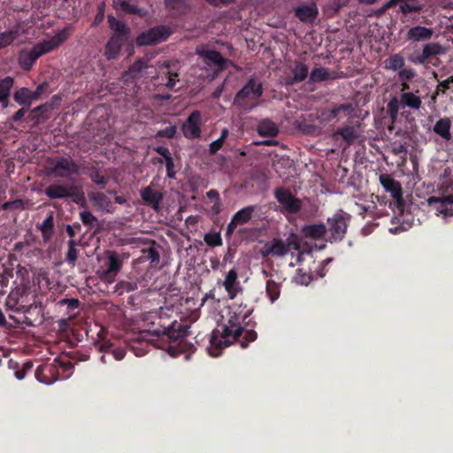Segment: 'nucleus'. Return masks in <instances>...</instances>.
<instances>
[{"instance_id":"nucleus-1","label":"nucleus","mask_w":453,"mask_h":453,"mask_svg":"<svg viewBox=\"0 0 453 453\" xmlns=\"http://www.w3.org/2000/svg\"><path fill=\"white\" fill-rule=\"evenodd\" d=\"M144 322L142 339L157 348L166 349L171 356L187 354L188 358L196 350L195 346L186 340L189 334L188 325L176 319L171 320L163 311L148 316Z\"/></svg>"},{"instance_id":"nucleus-2","label":"nucleus","mask_w":453,"mask_h":453,"mask_svg":"<svg viewBox=\"0 0 453 453\" xmlns=\"http://www.w3.org/2000/svg\"><path fill=\"white\" fill-rule=\"evenodd\" d=\"M257 337L256 331L244 330L237 318H231L227 324L215 328L210 337L209 353L218 357L221 350L234 342L240 341L242 348H247Z\"/></svg>"},{"instance_id":"nucleus-3","label":"nucleus","mask_w":453,"mask_h":453,"mask_svg":"<svg viewBox=\"0 0 453 453\" xmlns=\"http://www.w3.org/2000/svg\"><path fill=\"white\" fill-rule=\"evenodd\" d=\"M109 27L113 31L104 47L107 60L116 59L124 44L129 40L131 29L127 25L112 15H108Z\"/></svg>"},{"instance_id":"nucleus-4","label":"nucleus","mask_w":453,"mask_h":453,"mask_svg":"<svg viewBox=\"0 0 453 453\" xmlns=\"http://www.w3.org/2000/svg\"><path fill=\"white\" fill-rule=\"evenodd\" d=\"M263 85L255 78H250L247 83L236 93L234 104L244 111H251L257 106L256 101L262 96Z\"/></svg>"},{"instance_id":"nucleus-5","label":"nucleus","mask_w":453,"mask_h":453,"mask_svg":"<svg viewBox=\"0 0 453 453\" xmlns=\"http://www.w3.org/2000/svg\"><path fill=\"white\" fill-rule=\"evenodd\" d=\"M350 215L342 210H338L326 221V241L330 243L342 242L347 233Z\"/></svg>"},{"instance_id":"nucleus-6","label":"nucleus","mask_w":453,"mask_h":453,"mask_svg":"<svg viewBox=\"0 0 453 453\" xmlns=\"http://www.w3.org/2000/svg\"><path fill=\"white\" fill-rule=\"evenodd\" d=\"M422 100L419 96L413 92H403L400 97L393 96L388 103L387 109L392 123L398 118L400 108H410L418 110L421 107Z\"/></svg>"},{"instance_id":"nucleus-7","label":"nucleus","mask_w":453,"mask_h":453,"mask_svg":"<svg viewBox=\"0 0 453 453\" xmlns=\"http://www.w3.org/2000/svg\"><path fill=\"white\" fill-rule=\"evenodd\" d=\"M447 48L438 42H428L423 45L422 51L418 56H410L409 61L414 65H421L427 68L429 65L438 66L441 61L437 56L444 55Z\"/></svg>"},{"instance_id":"nucleus-8","label":"nucleus","mask_w":453,"mask_h":453,"mask_svg":"<svg viewBox=\"0 0 453 453\" xmlns=\"http://www.w3.org/2000/svg\"><path fill=\"white\" fill-rule=\"evenodd\" d=\"M48 173L55 177L69 179L80 174V166L71 157H59L48 159Z\"/></svg>"},{"instance_id":"nucleus-9","label":"nucleus","mask_w":453,"mask_h":453,"mask_svg":"<svg viewBox=\"0 0 453 453\" xmlns=\"http://www.w3.org/2000/svg\"><path fill=\"white\" fill-rule=\"evenodd\" d=\"M354 106L351 103L334 104L328 108L322 109L319 113V119L321 124H327L332 121H338L340 115L349 117L354 112Z\"/></svg>"},{"instance_id":"nucleus-10","label":"nucleus","mask_w":453,"mask_h":453,"mask_svg":"<svg viewBox=\"0 0 453 453\" xmlns=\"http://www.w3.org/2000/svg\"><path fill=\"white\" fill-rule=\"evenodd\" d=\"M72 33V26L65 27L62 30L58 31L50 40H44L36 43L33 48L40 58L44 54L51 52L57 49L60 44L65 42Z\"/></svg>"},{"instance_id":"nucleus-11","label":"nucleus","mask_w":453,"mask_h":453,"mask_svg":"<svg viewBox=\"0 0 453 453\" xmlns=\"http://www.w3.org/2000/svg\"><path fill=\"white\" fill-rule=\"evenodd\" d=\"M380 185L386 192L389 193L397 209L403 211L405 202L403 196V188L399 181L395 180L390 174L382 173L379 177Z\"/></svg>"},{"instance_id":"nucleus-12","label":"nucleus","mask_w":453,"mask_h":453,"mask_svg":"<svg viewBox=\"0 0 453 453\" xmlns=\"http://www.w3.org/2000/svg\"><path fill=\"white\" fill-rule=\"evenodd\" d=\"M274 196L277 201L288 213H297L302 208L301 200L295 197L288 189L278 188L274 191Z\"/></svg>"},{"instance_id":"nucleus-13","label":"nucleus","mask_w":453,"mask_h":453,"mask_svg":"<svg viewBox=\"0 0 453 453\" xmlns=\"http://www.w3.org/2000/svg\"><path fill=\"white\" fill-rule=\"evenodd\" d=\"M44 194L50 199H64L81 196L78 188L74 185L53 183L47 187Z\"/></svg>"},{"instance_id":"nucleus-14","label":"nucleus","mask_w":453,"mask_h":453,"mask_svg":"<svg viewBox=\"0 0 453 453\" xmlns=\"http://www.w3.org/2000/svg\"><path fill=\"white\" fill-rule=\"evenodd\" d=\"M98 350L103 353L100 359L102 363L108 364L114 360H122L126 350L122 347H116L112 342L107 341L98 343Z\"/></svg>"},{"instance_id":"nucleus-15","label":"nucleus","mask_w":453,"mask_h":453,"mask_svg":"<svg viewBox=\"0 0 453 453\" xmlns=\"http://www.w3.org/2000/svg\"><path fill=\"white\" fill-rule=\"evenodd\" d=\"M122 265L123 260L116 252H109L106 269L102 271L100 278L104 281L112 282L117 273L120 271Z\"/></svg>"},{"instance_id":"nucleus-16","label":"nucleus","mask_w":453,"mask_h":453,"mask_svg":"<svg viewBox=\"0 0 453 453\" xmlns=\"http://www.w3.org/2000/svg\"><path fill=\"white\" fill-rule=\"evenodd\" d=\"M288 251L289 244L280 238H273L271 242H267L260 250L263 257L269 256L283 257L287 255Z\"/></svg>"},{"instance_id":"nucleus-17","label":"nucleus","mask_w":453,"mask_h":453,"mask_svg":"<svg viewBox=\"0 0 453 453\" xmlns=\"http://www.w3.org/2000/svg\"><path fill=\"white\" fill-rule=\"evenodd\" d=\"M201 113L199 111H194L188 117L182 125V132L186 138L196 139L200 137L201 134Z\"/></svg>"},{"instance_id":"nucleus-18","label":"nucleus","mask_w":453,"mask_h":453,"mask_svg":"<svg viewBox=\"0 0 453 453\" xmlns=\"http://www.w3.org/2000/svg\"><path fill=\"white\" fill-rule=\"evenodd\" d=\"M35 377L40 382L50 385L58 380V370L53 364H43L37 367Z\"/></svg>"},{"instance_id":"nucleus-19","label":"nucleus","mask_w":453,"mask_h":453,"mask_svg":"<svg viewBox=\"0 0 453 453\" xmlns=\"http://www.w3.org/2000/svg\"><path fill=\"white\" fill-rule=\"evenodd\" d=\"M229 299H234L236 296L242 291V287L238 280V273L235 269H231L225 277L222 283Z\"/></svg>"},{"instance_id":"nucleus-20","label":"nucleus","mask_w":453,"mask_h":453,"mask_svg":"<svg viewBox=\"0 0 453 453\" xmlns=\"http://www.w3.org/2000/svg\"><path fill=\"white\" fill-rule=\"evenodd\" d=\"M141 197L147 205L157 211L164 196L162 192L153 189L151 186H147L141 190Z\"/></svg>"},{"instance_id":"nucleus-21","label":"nucleus","mask_w":453,"mask_h":453,"mask_svg":"<svg viewBox=\"0 0 453 453\" xmlns=\"http://www.w3.org/2000/svg\"><path fill=\"white\" fill-rule=\"evenodd\" d=\"M199 54L204 58L206 65H213L217 67L218 71H221L226 68V65L230 62L229 60L224 58L219 51L214 50H203Z\"/></svg>"},{"instance_id":"nucleus-22","label":"nucleus","mask_w":453,"mask_h":453,"mask_svg":"<svg viewBox=\"0 0 453 453\" xmlns=\"http://www.w3.org/2000/svg\"><path fill=\"white\" fill-rule=\"evenodd\" d=\"M338 137H342L348 145H351L359 137L358 126L343 125L333 134L334 140Z\"/></svg>"},{"instance_id":"nucleus-23","label":"nucleus","mask_w":453,"mask_h":453,"mask_svg":"<svg viewBox=\"0 0 453 453\" xmlns=\"http://www.w3.org/2000/svg\"><path fill=\"white\" fill-rule=\"evenodd\" d=\"M319 14L316 4L312 3L309 5H301L296 8V17L303 22L313 23Z\"/></svg>"},{"instance_id":"nucleus-24","label":"nucleus","mask_w":453,"mask_h":453,"mask_svg":"<svg viewBox=\"0 0 453 453\" xmlns=\"http://www.w3.org/2000/svg\"><path fill=\"white\" fill-rule=\"evenodd\" d=\"M291 73L292 76L286 80V85L288 86L303 81L308 77L309 68L305 64L296 61L294 67L291 69Z\"/></svg>"},{"instance_id":"nucleus-25","label":"nucleus","mask_w":453,"mask_h":453,"mask_svg":"<svg viewBox=\"0 0 453 453\" xmlns=\"http://www.w3.org/2000/svg\"><path fill=\"white\" fill-rule=\"evenodd\" d=\"M434 35V30L432 28L416 26L411 27L407 32V38L412 42H426L429 41Z\"/></svg>"},{"instance_id":"nucleus-26","label":"nucleus","mask_w":453,"mask_h":453,"mask_svg":"<svg viewBox=\"0 0 453 453\" xmlns=\"http://www.w3.org/2000/svg\"><path fill=\"white\" fill-rule=\"evenodd\" d=\"M166 8L172 12L174 17H180L188 14L191 10L188 0H165Z\"/></svg>"},{"instance_id":"nucleus-27","label":"nucleus","mask_w":453,"mask_h":453,"mask_svg":"<svg viewBox=\"0 0 453 453\" xmlns=\"http://www.w3.org/2000/svg\"><path fill=\"white\" fill-rule=\"evenodd\" d=\"M303 234L307 238L320 240L326 237V226L324 223L306 225L302 228Z\"/></svg>"},{"instance_id":"nucleus-28","label":"nucleus","mask_w":453,"mask_h":453,"mask_svg":"<svg viewBox=\"0 0 453 453\" xmlns=\"http://www.w3.org/2000/svg\"><path fill=\"white\" fill-rule=\"evenodd\" d=\"M57 304L59 308L65 307L68 319L75 318L81 311V302L77 298H63Z\"/></svg>"},{"instance_id":"nucleus-29","label":"nucleus","mask_w":453,"mask_h":453,"mask_svg":"<svg viewBox=\"0 0 453 453\" xmlns=\"http://www.w3.org/2000/svg\"><path fill=\"white\" fill-rule=\"evenodd\" d=\"M148 67L146 61L143 59L135 60L133 65L129 66L127 71L123 73V79L126 81L137 80L142 77V72Z\"/></svg>"},{"instance_id":"nucleus-30","label":"nucleus","mask_w":453,"mask_h":453,"mask_svg":"<svg viewBox=\"0 0 453 453\" xmlns=\"http://www.w3.org/2000/svg\"><path fill=\"white\" fill-rule=\"evenodd\" d=\"M13 84L14 79L11 76L0 79V104L4 109L7 108L9 105V97L11 96Z\"/></svg>"},{"instance_id":"nucleus-31","label":"nucleus","mask_w":453,"mask_h":453,"mask_svg":"<svg viewBox=\"0 0 453 453\" xmlns=\"http://www.w3.org/2000/svg\"><path fill=\"white\" fill-rule=\"evenodd\" d=\"M38 229L42 233L43 242H49L54 234V216L53 212H50L44 220L37 225Z\"/></svg>"},{"instance_id":"nucleus-32","label":"nucleus","mask_w":453,"mask_h":453,"mask_svg":"<svg viewBox=\"0 0 453 453\" xmlns=\"http://www.w3.org/2000/svg\"><path fill=\"white\" fill-rule=\"evenodd\" d=\"M154 150L158 155L163 157L165 161L166 176L170 179L175 178L174 161L169 149L165 146H157Z\"/></svg>"},{"instance_id":"nucleus-33","label":"nucleus","mask_w":453,"mask_h":453,"mask_svg":"<svg viewBox=\"0 0 453 453\" xmlns=\"http://www.w3.org/2000/svg\"><path fill=\"white\" fill-rule=\"evenodd\" d=\"M39 58L34 48L29 50H21L19 55V64L25 71H29Z\"/></svg>"},{"instance_id":"nucleus-34","label":"nucleus","mask_w":453,"mask_h":453,"mask_svg":"<svg viewBox=\"0 0 453 453\" xmlns=\"http://www.w3.org/2000/svg\"><path fill=\"white\" fill-rule=\"evenodd\" d=\"M451 121L449 118L440 119L434 126V132L441 138L449 141L451 139L450 134Z\"/></svg>"},{"instance_id":"nucleus-35","label":"nucleus","mask_w":453,"mask_h":453,"mask_svg":"<svg viewBox=\"0 0 453 453\" xmlns=\"http://www.w3.org/2000/svg\"><path fill=\"white\" fill-rule=\"evenodd\" d=\"M257 134L263 137H274L279 134V128L272 120L264 119L257 126Z\"/></svg>"},{"instance_id":"nucleus-36","label":"nucleus","mask_w":453,"mask_h":453,"mask_svg":"<svg viewBox=\"0 0 453 453\" xmlns=\"http://www.w3.org/2000/svg\"><path fill=\"white\" fill-rule=\"evenodd\" d=\"M160 256L155 247H149L142 250L141 256L137 258L138 263H144L149 261L151 265H156L159 263Z\"/></svg>"},{"instance_id":"nucleus-37","label":"nucleus","mask_w":453,"mask_h":453,"mask_svg":"<svg viewBox=\"0 0 453 453\" xmlns=\"http://www.w3.org/2000/svg\"><path fill=\"white\" fill-rule=\"evenodd\" d=\"M13 99L19 105L29 107L34 102L32 90L25 87L20 88L14 93Z\"/></svg>"},{"instance_id":"nucleus-38","label":"nucleus","mask_w":453,"mask_h":453,"mask_svg":"<svg viewBox=\"0 0 453 453\" xmlns=\"http://www.w3.org/2000/svg\"><path fill=\"white\" fill-rule=\"evenodd\" d=\"M151 32L155 44L165 42L172 35L171 28L165 25L151 27Z\"/></svg>"},{"instance_id":"nucleus-39","label":"nucleus","mask_w":453,"mask_h":453,"mask_svg":"<svg viewBox=\"0 0 453 453\" xmlns=\"http://www.w3.org/2000/svg\"><path fill=\"white\" fill-rule=\"evenodd\" d=\"M89 198L100 209L106 210L109 211L110 208L112 207V203L111 199L104 193H92L89 195Z\"/></svg>"},{"instance_id":"nucleus-40","label":"nucleus","mask_w":453,"mask_h":453,"mask_svg":"<svg viewBox=\"0 0 453 453\" xmlns=\"http://www.w3.org/2000/svg\"><path fill=\"white\" fill-rule=\"evenodd\" d=\"M256 206L250 205L247 206L240 211H238L234 216V221L237 222L238 225H243L247 222H249L253 213L255 212Z\"/></svg>"},{"instance_id":"nucleus-41","label":"nucleus","mask_w":453,"mask_h":453,"mask_svg":"<svg viewBox=\"0 0 453 453\" xmlns=\"http://www.w3.org/2000/svg\"><path fill=\"white\" fill-rule=\"evenodd\" d=\"M424 5L418 0H406L399 6V12L407 15L409 13H419L423 10Z\"/></svg>"},{"instance_id":"nucleus-42","label":"nucleus","mask_w":453,"mask_h":453,"mask_svg":"<svg viewBox=\"0 0 453 453\" xmlns=\"http://www.w3.org/2000/svg\"><path fill=\"white\" fill-rule=\"evenodd\" d=\"M404 65V58L397 53L390 55L384 62V67L392 71H399Z\"/></svg>"},{"instance_id":"nucleus-43","label":"nucleus","mask_w":453,"mask_h":453,"mask_svg":"<svg viewBox=\"0 0 453 453\" xmlns=\"http://www.w3.org/2000/svg\"><path fill=\"white\" fill-rule=\"evenodd\" d=\"M80 241H76L74 239H70L67 242L68 250L65 256V260L69 265L74 266L76 265V261L78 258L79 250L77 246H79Z\"/></svg>"},{"instance_id":"nucleus-44","label":"nucleus","mask_w":453,"mask_h":453,"mask_svg":"<svg viewBox=\"0 0 453 453\" xmlns=\"http://www.w3.org/2000/svg\"><path fill=\"white\" fill-rule=\"evenodd\" d=\"M265 290L271 303H274L280 297V286L273 280H267Z\"/></svg>"},{"instance_id":"nucleus-45","label":"nucleus","mask_w":453,"mask_h":453,"mask_svg":"<svg viewBox=\"0 0 453 453\" xmlns=\"http://www.w3.org/2000/svg\"><path fill=\"white\" fill-rule=\"evenodd\" d=\"M330 79L328 69L326 67H316L310 74V81L312 82H320Z\"/></svg>"},{"instance_id":"nucleus-46","label":"nucleus","mask_w":453,"mask_h":453,"mask_svg":"<svg viewBox=\"0 0 453 453\" xmlns=\"http://www.w3.org/2000/svg\"><path fill=\"white\" fill-rule=\"evenodd\" d=\"M27 202L23 199H15L8 201L0 205V210L3 211H22L26 209Z\"/></svg>"},{"instance_id":"nucleus-47","label":"nucleus","mask_w":453,"mask_h":453,"mask_svg":"<svg viewBox=\"0 0 453 453\" xmlns=\"http://www.w3.org/2000/svg\"><path fill=\"white\" fill-rule=\"evenodd\" d=\"M88 177L90 180L101 188H104V186L108 183V178L102 175L96 166H91L88 168Z\"/></svg>"},{"instance_id":"nucleus-48","label":"nucleus","mask_w":453,"mask_h":453,"mask_svg":"<svg viewBox=\"0 0 453 453\" xmlns=\"http://www.w3.org/2000/svg\"><path fill=\"white\" fill-rule=\"evenodd\" d=\"M137 46H148L154 45L155 42L153 39L151 28L149 30L141 33L136 38Z\"/></svg>"},{"instance_id":"nucleus-49","label":"nucleus","mask_w":453,"mask_h":453,"mask_svg":"<svg viewBox=\"0 0 453 453\" xmlns=\"http://www.w3.org/2000/svg\"><path fill=\"white\" fill-rule=\"evenodd\" d=\"M80 218L81 222L89 228L95 227L98 223L97 218L94 216L89 211H81L80 213Z\"/></svg>"},{"instance_id":"nucleus-50","label":"nucleus","mask_w":453,"mask_h":453,"mask_svg":"<svg viewBox=\"0 0 453 453\" xmlns=\"http://www.w3.org/2000/svg\"><path fill=\"white\" fill-rule=\"evenodd\" d=\"M203 240L211 247H218L223 244L220 233H207L204 234Z\"/></svg>"},{"instance_id":"nucleus-51","label":"nucleus","mask_w":453,"mask_h":453,"mask_svg":"<svg viewBox=\"0 0 453 453\" xmlns=\"http://www.w3.org/2000/svg\"><path fill=\"white\" fill-rule=\"evenodd\" d=\"M17 36V32L9 30L0 34V49H3L10 44L15 40Z\"/></svg>"},{"instance_id":"nucleus-52","label":"nucleus","mask_w":453,"mask_h":453,"mask_svg":"<svg viewBox=\"0 0 453 453\" xmlns=\"http://www.w3.org/2000/svg\"><path fill=\"white\" fill-rule=\"evenodd\" d=\"M428 203L429 205H433L434 203H439V210L441 212L444 211V208L447 206L448 203H453V196H448L446 198H440L436 196H431L428 198Z\"/></svg>"},{"instance_id":"nucleus-53","label":"nucleus","mask_w":453,"mask_h":453,"mask_svg":"<svg viewBox=\"0 0 453 453\" xmlns=\"http://www.w3.org/2000/svg\"><path fill=\"white\" fill-rule=\"evenodd\" d=\"M312 276L303 269H298L296 275V281L302 285H308L312 280Z\"/></svg>"},{"instance_id":"nucleus-54","label":"nucleus","mask_w":453,"mask_h":453,"mask_svg":"<svg viewBox=\"0 0 453 453\" xmlns=\"http://www.w3.org/2000/svg\"><path fill=\"white\" fill-rule=\"evenodd\" d=\"M105 6L104 2H101L97 4V12L92 23L93 27H97L103 22L104 19Z\"/></svg>"},{"instance_id":"nucleus-55","label":"nucleus","mask_w":453,"mask_h":453,"mask_svg":"<svg viewBox=\"0 0 453 453\" xmlns=\"http://www.w3.org/2000/svg\"><path fill=\"white\" fill-rule=\"evenodd\" d=\"M415 72L411 68H404V66L398 71V78L401 81H410L415 77Z\"/></svg>"},{"instance_id":"nucleus-56","label":"nucleus","mask_w":453,"mask_h":453,"mask_svg":"<svg viewBox=\"0 0 453 453\" xmlns=\"http://www.w3.org/2000/svg\"><path fill=\"white\" fill-rule=\"evenodd\" d=\"M177 132L175 126H169L164 129L157 131V137L173 138Z\"/></svg>"},{"instance_id":"nucleus-57","label":"nucleus","mask_w":453,"mask_h":453,"mask_svg":"<svg viewBox=\"0 0 453 453\" xmlns=\"http://www.w3.org/2000/svg\"><path fill=\"white\" fill-rule=\"evenodd\" d=\"M119 7L127 13L140 14V9L136 5L130 4L127 1H120Z\"/></svg>"},{"instance_id":"nucleus-58","label":"nucleus","mask_w":453,"mask_h":453,"mask_svg":"<svg viewBox=\"0 0 453 453\" xmlns=\"http://www.w3.org/2000/svg\"><path fill=\"white\" fill-rule=\"evenodd\" d=\"M46 110L45 105H39L35 107L27 116V120L35 121L36 124L41 123L40 117H38V111L41 110Z\"/></svg>"},{"instance_id":"nucleus-59","label":"nucleus","mask_w":453,"mask_h":453,"mask_svg":"<svg viewBox=\"0 0 453 453\" xmlns=\"http://www.w3.org/2000/svg\"><path fill=\"white\" fill-rule=\"evenodd\" d=\"M48 87L49 84L47 82H42L39 84L35 90L32 91V97L34 101L38 100L41 97V96L45 92Z\"/></svg>"},{"instance_id":"nucleus-60","label":"nucleus","mask_w":453,"mask_h":453,"mask_svg":"<svg viewBox=\"0 0 453 453\" xmlns=\"http://www.w3.org/2000/svg\"><path fill=\"white\" fill-rule=\"evenodd\" d=\"M42 105L46 106V110H41L38 111V117H40L41 122H43L44 120L48 119L50 118V112L53 110L54 106L52 104H43Z\"/></svg>"},{"instance_id":"nucleus-61","label":"nucleus","mask_w":453,"mask_h":453,"mask_svg":"<svg viewBox=\"0 0 453 453\" xmlns=\"http://www.w3.org/2000/svg\"><path fill=\"white\" fill-rule=\"evenodd\" d=\"M452 85L453 75L444 81H440L438 84V89L444 93L446 90L449 89Z\"/></svg>"},{"instance_id":"nucleus-62","label":"nucleus","mask_w":453,"mask_h":453,"mask_svg":"<svg viewBox=\"0 0 453 453\" xmlns=\"http://www.w3.org/2000/svg\"><path fill=\"white\" fill-rule=\"evenodd\" d=\"M81 226L79 223L73 225H67L65 227L66 233L71 239H74L77 231H81Z\"/></svg>"},{"instance_id":"nucleus-63","label":"nucleus","mask_w":453,"mask_h":453,"mask_svg":"<svg viewBox=\"0 0 453 453\" xmlns=\"http://www.w3.org/2000/svg\"><path fill=\"white\" fill-rule=\"evenodd\" d=\"M391 151L394 155H400V154L406 155L408 150H407V147L405 144L398 143V144H394L392 146Z\"/></svg>"},{"instance_id":"nucleus-64","label":"nucleus","mask_w":453,"mask_h":453,"mask_svg":"<svg viewBox=\"0 0 453 453\" xmlns=\"http://www.w3.org/2000/svg\"><path fill=\"white\" fill-rule=\"evenodd\" d=\"M223 142L221 139H217L215 141H213L211 144H210V148H209V151L211 154H215L217 151H219L222 146H223Z\"/></svg>"}]
</instances>
